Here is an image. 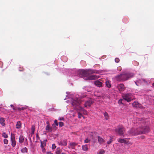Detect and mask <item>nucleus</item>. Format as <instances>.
<instances>
[{
    "label": "nucleus",
    "instance_id": "obj_33",
    "mask_svg": "<svg viewBox=\"0 0 154 154\" xmlns=\"http://www.w3.org/2000/svg\"><path fill=\"white\" fill-rule=\"evenodd\" d=\"M104 153V151L103 150H101L100 151L99 154H103Z\"/></svg>",
    "mask_w": 154,
    "mask_h": 154
},
{
    "label": "nucleus",
    "instance_id": "obj_38",
    "mask_svg": "<svg viewBox=\"0 0 154 154\" xmlns=\"http://www.w3.org/2000/svg\"><path fill=\"white\" fill-rule=\"evenodd\" d=\"M56 148V146L54 144H53L52 145V149H55Z\"/></svg>",
    "mask_w": 154,
    "mask_h": 154
},
{
    "label": "nucleus",
    "instance_id": "obj_34",
    "mask_svg": "<svg viewBox=\"0 0 154 154\" xmlns=\"http://www.w3.org/2000/svg\"><path fill=\"white\" fill-rule=\"evenodd\" d=\"M11 108H13V110H15L17 109V108L15 107H14V106L12 104L11 105Z\"/></svg>",
    "mask_w": 154,
    "mask_h": 154
},
{
    "label": "nucleus",
    "instance_id": "obj_53",
    "mask_svg": "<svg viewBox=\"0 0 154 154\" xmlns=\"http://www.w3.org/2000/svg\"><path fill=\"white\" fill-rule=\"evenodd\" d=\"M82 117L84 118V117L83 116Z\"/></svg>",
    "mask_w": 154,
    "mask_h": 154
},
{
    "label": "nucleus",
    "instance_id": "obj_23",
    "mask_svg": "<svg viewBox=\"0 0 154 154\" xmlns=\"http://www.w3.org/2000/svg\"><path fill=\"white\" fill-rule=\"evenodd\" d=\"M78 143L75 142H72L70 143H69V145L70 147H75V146H77Z\"/></svg>",
    "mask_w": 154,
    "mask_h": 154
},
{
    "label": "nucleus",
    "instance_id": "obj_46",
    "mask_svg": "<svg viewBox=\"0 0 154 154\" xmlns=\"http://www.w3.org/2000/svg\"><path fill=\"white\" fill-rule=\"evenodd\" d=\"M46 124H47V125H50L49 124V122L48 121L46 122Z\"/></svg>",
    "mask_w": 154,
    "mask_h": 154
},
{
    "label": "nucleus",
    "instance_id": "obj_22",
    "mask_svg": "<svg viewBox=\"0 0 154 154\" xmlns=\"http://www.w3.org/2000/svg\"><path fill=\"white\" fill-rule=\"evenodd\" d=\"M24 140V138L22 136H20L19 138V142L20 143H22L23 142Z\"/></svg>",
    "mask_w": 154,
    "mask_h": 154
},
{
    "label": "nucleus",
    "instance_id": "obj_1",
    "mask_svg": "<svg viewBox=\"0 0 154 154\" xmlns=\"http://www.w3.org/2000/svg\"><path fill=\"white\" fill-rule=\"evenodd\" d=\"M79 74L80 76L82 77H87L86 80H95L99 78V76L96 75L89 76L87 69L81 70L79 71Z\"/></svg>",
    "mask_w": 154,
    "mask_h": 154
},
{
    "label": "nucleus",
    "instance_id": "obj_41",
    "mask_svg": "<svg viewBox=\"0 0 154 154\" xmlns=\"http://www.w3.org/2000/svg\"><path fill=\"white\" fill-rule=\"evenodd\" d=\"M32 131L33 133H34L35 131L34 127L33 126H32Z\"/></svg>",
    "mask_w": 154,
    "mask_h": 154
},
{
    "label": "nucleus",
    "instance_id": "obj_24",
    "mask_svg": "<svg viewBox=\"0 0 154 154\" xmlns=\"http://www.w3.org/2000/svg\"><path fill=\"white\" fill-rule=\"evenodd\" d=\"M21 152L22 153H27L28 152V149L26 147L22 148L21 150Z\"/></svg>",
    "mask_w": 154,
    "mask_h": 154
},
{
    "label": "nucleus",
    "instance_id": "obj_36",
    "mask_svg": "<svg viewBox=\"0 0 154 154\" xmlns=\"http://www.w3.org/2000/svg\"><path fill=\"white\" fill-rule=\"evenodd\" d=\"M4 143L5 144H7L8 143V140L6 139H5L4 140Z\"/></svg>",
    "mask_w": 154,
    "mask_h": 154
},
{
    "label": "nucleus",
    "instance_id": "obj_27",
    "mask_svg": "<svg viewBox=\"0 0 154 154\" xmlns=\"http://www.w3.org/2000/svg\"><path fill=\"white\" fill-rule=\"evenodd\" d=\"M112 138L111 137H110L109 140L107 142V143L108 144H109L112 142Z\"/></svg>",
    "mask_w": 154,
    "mask_h": 154
},
{
    "label": "nucleus",
    "instance_id": "obj_44",
    "mask_svg": "<svg viewBox=\"0 0 154 154\" xmlns=\"http://www.w3.org/2000/svg\"><path fill=\"white\" fill-rule=\"evenodd\" d=\"M42 149L43 152H45V149L44 147L42 148Z\"/></svg>",
    "mask_w": 154,
    "mask_h": 154
},
{
    "label": "nucleus",
    "instance_id": "obj_4",
    "mask_svg": "<svg viewBox=\"0 0 154 154\" xmlns=\"http://www.w3.org/2000/svg\"><path fill=\"white\" fill-rule=\"evenodd\" d=\"M125 131V129L122 126L120 125L118 127V128L115 129V131L118 134L121 136H125L127 134H124Z\"/></svg>",
    "mask_w": 154,
    "mask_h": 154
},
{
    "label": "nucleus",
    "instance_id": "obj_9",
    "mask_svg": "<svg viewBox=\"0 0 154 154\" xmlns=\"http://www.w3.org/2000/svg\"><path fill=\"white\" fill-rule=\"evenodd\" d=\"M93 103V102L92 100H89L85 102V107H87L88 106H90Z\"/></svg>",
    "mask_w": 154,
    "mask_h": 154
},
{
    "label": "nucleus",
    "instance_id": "obj_6",
    "mask_svg": "<svg viewBox=\"0 0 154 154\" xmlns=\"http://www.w3.org/2000/svg\"><path fill=\"white\" fill-rule=\"evenodd\" d=\"M82 101L80 98H75L72 100L71 104L73 106L76 107L81 104Z\"/></svg>",
    "mask_w": 154,
    "mask_h": 154
},
{
    "label": "nucleus",
    "instance_id": "obj_10",
    "mask_svg": "<svg viewBox=\"0 0 154 154\" xmlns=\"http://www.w3.org/2000/svg\"><path fill=\"white\" fill-rule=\"evenodd\" d=\"M132 105L134 107H135L137 108H140L141 106V105L139 104L136 101H135L132 103Z\"/></svg>",
    "mask_w": 154,
    "mask_h": 154
},
{
    "label": "nucleus",
    "instance_id": "obj_47",
    "mask_svg": "<svg viewBox=\"0 0 154 154\" xmlns=\"http://www.w3.org/2000/svg\"><path fill=\"white\" fill-rule=\"evenodd\" d=\"M47 154H53L52 153H51V152H47Z\"/></svg>",
    "mask_w": 154,
    "mask_h": 154
},
{
    "label": "nucleus",
    "instance_id": "obj_21",
    "mask_svg": "<svg viewBox=\"0 0 154 154\" xmlns=\"http://www.w3.org/2000/svg\"><path fill=\"white\" fill-rule=\"evenodd\" d=\"M118 141L122 143H126V141L124 139H122L121 138H119L118 139Z\"/></svg>",
    "mask_w": 154,
    "mask_h": 154
},
{
    "label": "nucleus",
    "instance_id": "obj_30",
    "mask_svg": "<svg viewBox=\"0 0 154 154\" xmlns=\"http://www.w3.org/2000/svg\"><path fill=\"white\" fill-rule=\"evenodd\" d=\"M47 141V140H44L43 141H41V143H42L44 146H46V142Z\"/></svg>",
    "mask_w": 154,
    "mask_h": 154
},
{
    "label": "nucleus",
    "instance_id": "obj_13",
    "mask_svg": "<svg viewBox=\"0 0 154 154\" xmlns=\"http://www.w3.org/2000/svg\"><path fill=\"white\" fill-rule=\"evenodd\" d=\"M98 140L100 144H102L105 142V140L100 136L98 137Z\"/></svg>",
    "mask_w": 154,
    "mask_h": 154
},
{
    "label": "nucleus",
    "instance_id": "obj_14",
    "mask_svg": "<svg viewBox=\"0 0 154 154\" xmlns=\"http://www.w3.org/2000/svg\"><path fill=\"white\" fill-rule=\"evenodd\" d=\"M94 84L97 87H101L102 86V83L101 82L97 80L95 82Z\"/></svg>",
    "mask_w": 154,
    "mask_h": 154
},
{
    "label": "nucleus",
    "instance_id": "obj_8",
    "mask_svg": "<svg viewBox=\"0 0 154 154\" xmlns=\"http://www.w3.org/2000/svg\"><path fill=\"white\" fill-rule=\"evenodd\" d=\"M11 140L12 146L13 147H14L16 144L15 137L14 135V134H12L11 137Z\"/></svg>",
    "mask_w": 154,
    "mask_h": 154
},
{
    "label": "nucleus",
    "instance_id": "obj_5",
    "mask_svg": "<svg viewBox=\"0 0 154 154\" xmlns=\"http://www.w3.org/2000/svg\"><path fill=\"white\" fill-rule=\"evenodd\" d=\"M123 98L124 99L127 101L128 102L131 101L132 100L135 99L133 95L130 93L123 94L122 95Z\"/></svg>",
    "mask_w": 154,
    "mask_h": 154
},
{
    "label": "nucleus",
    "instance_id": "obj_51",
    "mask_svg": "<svg viewBox=\"0 0 154 154\" xmlns=\"http://www.w3.org/2000/svg\"><path fill=\"white\" fill-rule=\"evenodd\" d=\"M153 85L154 86V83L153 84Z\"/></svg>",
    "mask_w": 154,
    "mask_h": 154
},
{
    "label": "nucleus",
    "instance_id": "obj_7",
    "mask_svg": "<svg viewBox=\"0 0 154 154\" xmlns=\"http://www.w3.org/2000/svg\"><path fill=\"white\" fill-rule=\"evenodd\" d=\"M117 88L119 91H123L125 89L124 85L123 84H118L117 86Z\"/></svg>",
    "mask_w": 154,
    "mask_h": 154
},
{
    "label": "nucleus",
    "instance_id": "obj_11",
    "mask_svg": "<svg viewBox=\"0 0 154 154\" xmlns=\"http://www.w3.org/2000/svg\"><path fill=\"white\" fill-rule=\"evenodd\" d=\"M59 145H61L63 146H65L67 145V142L66 140H61L60 142L59 143Z\"/></svg>",
    "mask_w": 154,
    "mask_h": 154
},
{
    "label": "nucleus",
    "instance_id": "obj_19",
    "mask_svg": "<svg viewBox=\"0 0 154 154\" xmlns=\"http://www.w3.org/2000/svg\"><path fill=\"white\" fill-rule=\"evenodd\" d=\"M5 120L4 118H0V123L2 126H4L5 125Z\"/></svg>",
    "mask_w": 154,
    "mask_h": 154
},
{
    "label": "nucleus",
    "instance_id": "obj_50",
    "mask_svg": "<svg viewBox=\"0 0 154 154\" xmlns=\"http://www.w3.org/2000/svg\"><path fill=\"white\" fill-rule=\"evenodd\" d=\"M36 137H38V135L37 134L36 135Z\"/></svg>",
    "mask_w": 154,
    "mask_h": 154
},
{
    "label": "nucleus",
    "instance_id": "obj_3",
    "mask_svg": "<svg viewBox=\"0 0 154 154\" xmlns=\"http://www.w3.org/2000/svg\"><path fill=\"white\" fill-rule=\"evenodd\" d=\"M146 133L145 131H140L139 129L132 128L128 132L127 136H135L140 134H144Z\"/></svg>",
    "mask_w": 154,
    "mask_h": 154
},
{
    "label": "nucleus",
    "instance_id": "obj_28",
    "mask_svg": "<svg viewBox=\"0 0 154 154\" xmlns=\"http://www.w3.org/2000/svg\"><path fill=\"white\" fill-rule=\"evenodd\" d=\"M91 140L88 139V138H86L84 140V143H87L90 142Z\"/></svg>",
    "mask_w": 154,
    "mask_h": 154
},
{
    "label": "nucleus",
    "instance_id": "obj_40",
    "mask_svg": "<svg viewBox=\"0 0 154 154\" xmlns=\"http://www.w3.org/2000/svg\"><path fill=\"white\" fill-rule=\"evenodd\" d=\"M58 119L59 120H64V118L63 117H59V118H58Z\"/></svg>",
    "mask_w": 154,
    "mask_h": 154
},
{
    "label": "nucleus",
    "instance_id": "obj_12",
    "mask_svg": "<svg viewBox=\"0 0 154 154\" xmlns=\"http://www.w3.org/2000/svg\"><path fill=\"white\" fill-rule=\"evenodd\" d=\"M79 110L80 111V112H82L83 114L85 115H86L87 114V111L82 107H79Z\"/></svg>",
    "mask_w": 154,
    "mask_h": 154
},
{
    "label": "nucleus",
    "instance_id": "obj_52",
    "mask_svg": "<svg viewBox=\"0 0 154 154\" xmlns=\"http://www.w3.org/2000/svg\"><path fill=\"white\" fill-rule=\"evenodd\" d=\"M20 70V71H22V70Z\"/></svg>",
    "mask_w": 154,
    "mask_h": 154
},
{
    "label": "nucleus",
    "instance_id": "obj_45",
    "mask_svg": "<svg viewBox=\"0 0 154 154\" xmlns=\"http://www.w3.org/2000/svg\"><path fill=\"white\" fill-rule=\"evenodd\" d=\"M45 146H44L42 143H41V148L44 147Z\"/></svg>",
    "mask_w": 154,
    "mask_h": 154
},
{
    "label": "nucleus",
    "instance_id": "obj_2",
    "mask_svg": "<svg viewBox=\"0 0 154 154\" xmlns=\"http://www.w3.org/2000/svg\"><path fill=\"white\" fill-rule=\"evenodd\" d=\"M134 75L132 73H125L117 76L116 78L118 81H125L132 77Z\"/></svg>",
    "mask_w": 154,
    "mask_h": 154
},
{
    "label": "nucleus",
    "instance_id": "obj_20",
    "mask_svg": "<svg viewBox=\"0 0 154 154\" xmlns=\"http://www.w3.org/2000/svg\"><path fill=\"white\" fill-rule=\"evenodd\" d=\"M105 84L106 86L108 88H110L111 87V84L109 81H106L105 82Z\"/></svg>",
    "mask_w": 154,
    "mask_h": 154
},
{
    "label": "nucleus",
    "instance_id": "obj_17",
    "mask_svg": "<svg viewBox=\"0 0 154 154\" xmlns=\"http://www.w3.org/2000/svg\"><path fill=\"white\" fill-rule=\"evenodd\" d=\"M82 150L85 151H87L88 150V148L87 144L83 145L82 146Z\"/></svg>",
    "mask_w": 154,
    "mask_h": 154
},
{
    "label": "nucleus",
    "instance_id": "obj_18",
    "mask_svg": "<svg viewBox=\"0 0 154 154\" xmlns=\"http://www.w3.org/2000/svg\"><path fill=\"white\" fill-rule=\"evenodd\" d=\"M21 123L20 121H18L16 125V127L17 129H19L21 128Z\"/></svg>",
    "mask_w": 154,
    "mask_h": 154
},
{
    "label": "nucleus",
    "instance_id": "obj_42",
    "mask_svg": "<svg viewBox=\"0 0 154 154\" xmlns=\"http://www.w3.org/2000/svg\"><path fill=\"white\" fill-rule=\"evenodd\" d=\"M122 99H120L119 100V103H121L122 104Z\"/></svg>",
    "mask_w": 154,
    "mask_h": 154
},
{
    "label": "nucleus",
    "instance_id": "obj_43",
    "mask_svg": "<svg viewBox=\"0 0 154 154\" xmlns=\"http://www.w3.org/2000/svg\"><path fill=\"white\" fill-rule=\"evenodd\" d=\"M142 119H138V121H139V123H141V120H142Z\"/></svg>",
    "mask_w": 154,
    "mask_h": 154
},
{
    "label": "nucleus",
    "instance_id": "obj_32",
    "mask_svg": "<svg viewBox=\"0 0 154 154\" xmlns=\"http://www.w3.org/2000/svg\"><path fill=\"white\" fill-rule=\"evenodd\" d=\"M78 117L79 118H81L82 116H83L82 114L80 112H78Z\"/></svg>",
    "mask_w": 154,
    "mask_h": 154
},
{
    "label": "nucleus",
    "instance_id": "obj_25",
    "mask_svg": "<svg viewBox=\"0 0 154 154\" xmlns=\"http://www.w3.org/2000/svg\"><path fill=\"white\" fill-rule=\"evenodd\" d=\"M61 149L60 148H58L57 149V150L56 152V154H60L62 152Z\"/></svg>",
    "mask_w": 154,
    "mask_h": 154
},
{
    "label": "nucleus",
    "instance_id": "obj_49",
    "mask_svg": "<svg viewBox=\"0 0 154 154\" xmlns=\"http://www.w3.org/2000/svg\"><path fill=\"white\" fill-rule=\"evenodd\" d=\"M72 149H75V147H71Z\"/></svg>",
    "mask_w": 154,
    "mask_h": 154
},
{
    "label": "nucleus",
    "instance_id": "obj_48",
    "mask_svg": "<svg viewBox=\"0 0 154 154\" xmlns=\"http://www.w3.org/2000/svg\"><path fill=\"white\" fill-rule=\"evenodd\" d=\"M141 137L142 138H144V136H141Z\"/></svg>",
    "mask_w": 154,
    "mask_h": 154
},
{
    "label": "nucleus",
    "instance_id": "obj_16",
    "mask_svg": "<svg viewBox=\"0 0 154 154\" xmlns=\"http://www.w3.org/2000/svg\"><path fill=\"white\" fill-rule=\"evenodd\" d=\"M89 75L91 74L94 73H96L97 72L96 70H95L88 69H87Z\"/></svg>",
    "mask_w": 154,
    "mask_h": 154
},
{
    "label": "nucleus",
    "instance_id": "obj_35",
    "mask_svg": "<svg viewBox=\"0 0 154 154\" xmlns=\"http://www.w3.org/2000/svg\"><path fill=\"white\" fill-rule=\"evenodd\" d=\"M115 61L117 63H118L120 61L119 59L118 58H116L115 59Z\"/></svg>",
    "mask_w": 154,
    "mask_h": 154
},
{
    "label": "nucleus",
    "instance_id": "obj_37",
    "mask_svg": "<svg viewBox=\"0 0 154 154\" xmlns=\"http://www.w3.org/2000/svg\"><path fill=\"white\" fill-rule=\"evenodd\" d=\"M25 108L24 107H22L21 108L18 107L17 108V109L18 111H20L21 110H23Z\"/></svg>",
    "mask_w": 154,
    "mask_h": 154
},
{
    "label": "nucleus",
    "instance_id": "obj_15",
    "mask_svg": "<svg viewBox=\"0 0 154 154\" xmlns=\"http://www.w3.org/2000/svg\"><path fill=\"white\" fill-rule=\"evenodd\" d=\"M45 130L48 132H51L52 131V129L50 125H47L45 127Z\"/></svg>",
    "mask_w": 154,
    "mask_h": 154
},
{
    "label": "nucleus",
    "instance_id": "obj_26",
    "mask_svg": "<svg viewBox=\"0 0 154 154\" xmlns=\"http://www.w3.org/2000/svg\"><path fill=\"white\" fill-rule=\"evenodd\" d=\"M103 115L105 117L106 119L107 120L109 118V116L108 113L107 112H105L103 113Z\"/></svg>",
    "mask_w": 154,
    "mask_h": 154
},
{
    "label": "nucleus",
    "instance_id": "obj_31",
    "mask_svg": "<svg viewBox=\"0 0 154 154\" xmlns=\"http://www.w3.org/2000/svg\"><path fill=\"white\" fill-rule=\"evenodd\" d=\"M60 127H62L64 125V123L63 122H59Z\"/></svg>",
    "mask_w": 154,
    "mask_h": 154
},
{
    "label": "nucleus",
    "instance_id": "obj_39",
    "mask_svg": "<svg viewBox=\"0 0 154 154\" xmlns=\"http://www.w3.org/2000/svg\"><path fill=\"white\" fill-rule=\"evenodd\" d=\"M54 123L55 124V125L57 126H58V124L57 123V120H55L54 121Z\"/></svg>",
    "mask_w": 154,
    "mask_h": 154
},
{
    "label": "nucleus",
    "instance_id": "obj_29",
    "mask_svg": "<svg viewBox=\"0 0 154 154\" xmlns=\"http://www.w3.org/2000/svg\"><path fill=\"white\" fill-rule=\"evenodd\" d=\"M2 136L5 138H7L8 137V135L5 132L3 133L2 134Z\"/></svg>",
    "mask_w": 154,
    "mask_h": 154
}]
</instances>
